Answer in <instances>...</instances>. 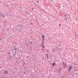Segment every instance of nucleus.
Segmentation results:
<instances>
[{
  "mask_svg": "<svg viewBox=\"0 0 78 78\" xmlns=\"http://www.w3.org/2000/svg\"><path fill=\"white\" fill-rule=\"evenodd\" d=\"M26 25H27V26H28V25L27 24H26Z\"/></svg>",
  "mask_w": 78,
  "mask_h": 78,
  "instance_id": "052dcab7",
  "label": "nucleus"
},
{
  "mask_svg": "<svg viewBox=\"0 0 78 78\" xmlns=\"http://www.w3.org/2000/svg\"><path fill=\"white\" fill-rule=\"evenodd\" d=\"M41 36H42V35H44V34H42V33H41Z\"/></svg>",
  "mask_w": 78,
  "mask_h": 78,
  "instance_id": "a878e982",
  "label": "nucleus"
},
{
  "mask_svg": "<svg viewBox=\"0 0 78 78\" xmlns=\"http://www.w3.org/2000/svg\"><path fill=\"white\" fill-rule=\"evenodd\" d=\"M30 69H28V70L27 71V72L28 74L29 73V72H30Z\"/></svg>",
  "mask_w": 78,
  "mask_h": 78,
  "instance_id": "2eb2a0df",
  "label": "nucleus"
},
{
  "mask_svg": "<svg viewBox=\"0 0 78 78\" xmlns=\"http://www.w3.org/2000/svg\"><path fill=\"white\" fill-rule=\"evenodd\" d=\"M9 50H11V49H9V50H8V51H9Z\"/></svg>",
  "mask_w": 78,
  "mask_h": 78,
  "instance_id": "8fccbe9b",
  "label": "nucleus"
},
{
  "mask_svg": "<svg viewBox=\"0 0 78 78\" xmlns=\"http://www.w3.org/2000/svg\"><path fill=\"white\" fill-rule=\"evenodd\" d=\"M45 55H46V56H47L46 58H47V59H48L49 58H48V57H49V56H48V54H45Z\"/></svg>",
  "mask_w": 78,
  "mask_h": 78,
  "instance_id": "39448f33",
  "label": "nucleus"
},
{
  "mask_svg": "<svg viewBox=\"0 0 78 78\" xmlns=\"http://www.w3.org/2000/svg\"><path fill=\"white\" fill-rule=\"evenodd\" d=\"M23 23L20 26V27H22L23 26Z\"/></svg>",
  "mask_w": 78,
  "mask_h": 78,
  "instance_id": "7c9ffc66",
  "label": "nucleus"
},
{
  "mask_svg": "<svg viewBox=\"0 0 78 78\" xmlns=\"http://www.w3.org/2000/svg\"><path fill=\"white\" fill-rule=\"evenodd\" d=\"M59 27H61V24H59Z\"/></svg>",
  "mask_w": 78,
  "mask_h": 78,
  "instance_id": "c756f323",
  "label": "nucleus"
},
{
  "mask_svg": "<svg viewBox=\"0 0 78 78\" xmlns=\"http://www.w3.org/2000/svg\"><path fill=\"white\" fill-rule=\"evenodd\" d=\"M0 73H1L0 72V76H2V74H0Z\"/></svg>",
  "mask_w": 78,
  "mask_h": 78,
  "instance_id": "cd10ccee",
  "label": "nucleus"
},
{
  "mask_svg": "<svg viewBox=\"0 0 78 78\" xmlns=\"http://www.w3.org/2000/svg\"><path fill=\"white\" fill-rule=\"evenodd\" d=\"M0 18H1V16H2V13H0Z\"/></svg>",
  "mask_w": 78,
  "mask_h": 78,
  "instance_id": "dca6fc26",
  "label": "nucleus"
},
{
  "mask_svg": "<svg viewBox=\"0 0 78 78\" xmlns=\"http://www.w3.org/2000/svg\"><path fill=\"white\" fill-rule=\"evenodd\" d=\"M30 31H32V29H31V30H30Z\"/></svg>",
  "mask_w": 78,
  "mask_h": 78,
  "instance_id": "09e8293b",
  "label": "nucleus"
},
{
  "mask_svg": "<svg viewBox=\"0 0 78 78\" xmlns=\"http://www.w3.org/2000/svg\"><path fill=\"white\" fill-rule=\"evenodd\" d=\"M8 58H9V59H11V57H8Z\"/></svg>",
  "mask_w": 78,
  "mask_h": 78,
  "instance_id": "393cba45",
  "label": "nucleus"
},
{
  "mask_svg": "<svg viewBox=\"0 0 78 78\" xmlns=\"http://www.w3.org/2000/svg\"><path fill=\"white\" fill-rule=\"evenodd\" d=\"M17 31H18V32H20V31H18V30H17Z\"/></svg>",
  "mask_w": 78,
  "mask_h": 78,
  "instance_id": "6e6d98bb",
  "label": "nucleus"
},
{
  "mask_svg": "<svg viewBox=\"0 0 78 78\" xmlns=\"http://www.w3.org/2000/svg\"><path fill=\"white\" fill-rule=\"evenodd\" d=\"M24 75H25V72H24Z\"/></svg>",
  "mask_w": 78,
  "mask_h": 78,
  "instance_id": "79ce46f5",
  "label": "nucleus"
},
{
  "mask_svg": "<svg viewBox=\"0 0 78 78\" xmlns=\"http://www.w3.org/2000/svg\"><path fill=\"white\" fill-rule=\"evenodd\" d=\"M0 78H3L2 77V76L0 77Z\"/></svg>",
  "mask_w": 78,
  "mask_h": 78,
  "instance_id": "3c124183",
  "label": "nucleus"
},
{
  "mask_svg": "<svg viewBox=\"0 0 78 78\" xmlns=\"http://www.w3.org/2000/svg\"><path fill=\"white\" fill-rule=\"evenodd\" d=\"M16 76H18V75H16Z\"/></svg>",
  "mask_w": 78,
  "mask_h": 78,
  "instance_id": "603ef678",
  "label": "nucleus"
},
{
  "mask_svg": "<svg viewBox=\"0 0 78 78\" xmlns=\"http://www.w3.org/2000/svg\"><path fill=\"white\" fill-rule=\"evenodd\" d=\"M54 46H52V47H53Z\"/></svg>",
  "mask_w": 78,
  "mask_h": 78,
  "instance_id": "13d9d810",
  "label": "nucleus"
},
{
  "mask_svg": "<svg viewBox=\"0 0 78 78\" xmlns=\"http://www.w3.org/2000/svg\"><path fill=\"white\" fill-rule=\"evenodd\" d=\"M9 56H11L9 55Z\"/></svg>",
  "mask_w": 78,
  "mask_h": 78,
  "instance_id": "4d7b16f0",
  "label": "nucleus"
},
{
  "mask_svg": "<svg viewBox=\"0 0 78 78\" xmlns=\"http://www.w3.org/2000/svg\"><path fill=\"white\" fill-rule=\"evenodd\" d=\"M53 51H54V49H53Z\"/></svg>",
  "mask_w": 78,
  "mask_h": 78,
  "instance_id": "c9c22d12",
  "label": "nucleus"
},
{
  "mask_svg": "<svg viewBox=\"0 0 78 78\" xmlns=\"http://www.w3.org/2000/svg\"><path fill=\"white\" fill-rule=\"evenodd\" d=\"M10 47L11 48H12V46H11Z\"/></svg>",
  "mask_w": 78,
  "mask_h": 78,
  "instance_id": "5fc2aeb1",
  "label": "nucleus"
},
{
  "mask_svg": "<svg viewBox=\"0 0 78 78\" xmlns=\"http://www.w3.org/2000/svg\"><path fill=\"white\" fill-rule=\"evenodd\" d=\"M42 37H41V39H42V44L41 45V47H42L43 48H45V46H44V44H45V42L44 41V40L45 39V36L44 35H42Z\"/></svg>",
  "mask_w": 78,
  "mask_h": 78,
  "instance_id": "f257e3e1",
  "label": "nucleus"
},
{
  "mask_svg": "<svg viewBox=\"0 0 78 78\" xmlns=\"http://www.w3.org/2000/svg\"><path fill=\"white\" fill-rule=\"evenodd\" d=\"M2 17H5V16H6V15H4V14H2Z\"/></svg>",
  "mask_w": 78,
  "mask_h": 78,
  "instance_id": "9b49d317",
  "label": "nucleus"
},
{
  "mask_svg": "<svg viewBox=\"0 0 78 78\" xmlns=\"http://www.w3.org/2000/svg\"><path fill=\"white\" fill-rule=\"evenodd\" d=\"M9 71L7 70H5L4 72V74L5 75H6V74H9Z\"/></svg>",
  "mask_w": 78,
  "mask_h": 78,
  "instance_id": "f03ea898",
  "label": "nucleus"
},
{
  "mask_svg": "<svg viewBox=\"0 0 78 78\" xmlns=\"http://www.w3.org/2000/svg\"><path fill=\"white\" fill-rule=\"evenodd\" d=\"M64 16H65V17L66 18V14L64 15Z\"/></svg>",
  "mask_w": 78,
  "mask_h": 78,
  "instance_id": "bb28decb",
  "label": "nucleus"
},
{
  "mask_svg": "<svg viewBox=\"0 0 78 78\" xmlns=\"http://www.w3.org/2000/svg\"><path fill=\"white\" fill-rule=\"evenodd\" d=\"M4 76H2V78H3Z\"/></svg>",
  "mask_w": 78,
  "mask_h": 78,
  "instance_id": "473e14b6",
  "label": "nucleus"
},
{
  "mask_svg": "<svg viewBox=\"0 0 78 78\" xmlns=\"http://www.w3.org/2000/svg\"><path fill=\"white\" fill-rule=\"evenodd\" d=\"M17 27H18V28H19V26H18H18H17Z\"/></svg>",
  "mask_w": 78,
  "mask_h": 78,
  "instance_id": "72a5a7b5",
  "label": "nucleus"
},
{
  "mask_svg": "<svg viewBox=\"0 0 78 78\" xmlns=\"http://www.w3.org/2000/svg\"><path fill=\"white\" fill-rule=\"evenodd\" d=\"M41 77H45V73H43L42 75V76H41Z\"/></svg>",
  "mask_w": 78,
  "mask_h": 78,
  "instance_id": "0eeeda50",
  "label": "nucleus"
},
{
  "mask_svg": "<svg viewBox=\"0 0 78 78\" xmlns=\"http://www.w3.org/2000/svg\"><path fill=\"white\" fill-rule=\"evenodd\" d=\"M20 52L21 53H22H22H23V50H20Z\"/></svg>",
  "mask_w": 78,
  "mask_h": 78,
  "instance_id": "ddd939ff",
  "label": "nucleus"
},
{
  "mask_svg": "<svg viewBox=\"0 0 78 78\" xmlns=\"http://www.w3.org/2000/svg\"><path fill=\"white\" fill-rule=\"evenodd\" d=\"M2 70H3V69H2L1 71L0 72V73H1V75H2V74H3V72H2Z\"/></svg>",
  "mask_w": 78,
  "mask_h": 78,
  "instance_id": "4468645a",
  "label": "nucleus"
},
{
  "mask_svg": "<svg viewBox=\"0 0 78 78\" xmlns=\"http://www.w3.org/2000/svg\"><path fill=\"white\" fill-rule=\"evenodd\" d=\"M58 72H59V70L58 71Z\"/></svg>",
  "mask_w": 78,
  "mask_h": 78,
  "instance_id": "e2e57ef3",
  "label": "nucleus"
},
{
  "mask_svg": "<svg viewBox=\"0 0 78 78\" xmlns=\"http://www.w3.org/2000/svg\"><path fill=\"white\" fill-rule=\"evenodd\" d=\"M55 22H56V20H55Z\"/></svg>",
  "mask_w": 78,
  "mask_h": 78,
  "instance_id": "338daca9",
  "label": "nucleus"
},
{
  "mask_svg": "<svg viewBox=\"0 0 78 78\" xmlns=\"http://www.w3.org/2000/svg\"><path fill=\"white\" fill-rule=\"evenodd\" d=\"M13 73H15V72H14V71H13Z\"/></svg>",
  "mask_w": 78,
  "mask_h": 78,
  "instance_id": "de8ad7c7",
  "label": "nucleus"
},
{
  "mask_svg": "<svg viewBox=\"0 0 78 78\" xmlns=\"http://www.w3.org/2000/svg\"><path fill=\"white\" fill-rule=\"evenodd\" d=\"M50 77H48V78H50Z\"/></svg>",
  "mask_w": 78,
  "mask_h": 78,
  "instance_id": "680f3d73",
  "label": "nucleus"
},
{
  "mask_svg": "<svg viewBox=\"0 0 78 78\" xmlns=\"http://www.w3.org/2000/svg\"><path fill=\"white\" fill-rule=\"evenodd\" d=\"M9 71H11V69H9Z\"/></svg>",
  "mask_w": 78,
  "mask_h": 78,
  "instance_id": "49530a36",
  "label": "nucleus"
},
{
  "mask_svg": "<svg viewBox=\"0 0 78 78\" xmlns=\"http://www.w3.org/2000/svg\"><path fill=\"white\" fill-rule=\"evenodd\" d=\"M30 44H33V43H32V41L29 42Z\"/></svg>",
  "mask_w": 78,
  "mask_h": 78,
  "instance_id": "6ab92c4d",
  "label": "nucleus"
},
{
  "mask_svg": "<svg viewBox=\"0 0 78 78\" xmlns=\"http://www.w3.org/2000/svg\"><path fill=\"white\" fill-rule=\"evenodd\" d=\"M26 58H27V59H28V58H29V56H27L26 57Z\"/></svg>",
  "mask_w": 78,
  "mask_h": 78,
  "instance_id": "4be33fe9",
  "label": "nucleus"
},
{
  "mask_svg": "<svg viewBox=\"0 0 78 78\" xmlns=\"http://www.w3.org/2000/svg\"><path fill=\"white\" fill-rule=\"evenodd\" d=\"M5 26H3L4 28H5Z\"/></svg>",
  "mask_w": 78,
  "mask_h": 78,
  "instance_id": "864d4df0",
  "label": "nucleus"
},
{
  "mask_svg": "<svg viewBox=\"0 0 78 78\" xmlns=\"http://www.w3.org/2000/svg\"><path fill=\"white\" fill-rule=\"evenodd\" d=\"M1 40H2V38H0V41H1Z\"/></svg>",
  "mask_w": 78,
  "mask_h": 78,
  "instance_id": "ea45409f",
  "label": "nucleus"
},
{
  "mask_svg": "<svg viewBox=\"0 0 78 78\" xmlns=\"http://www.w3.org/2000/svg\"><path fill=\"white\" fill-rule=\"evenodd\" d=\"M14 51H13V50L12 51V52L13 53Z\"/></svg>",
  "mask_w": 78,
  "mask_h": 78,
  "instance_id": "bf43d9fd",
  "label": "nucleus"
},
{
  "mask_svg": "<svg viewBox=\"0 0 78 78\" xmlns=\"http://www.w3.org/2000/svg\"><path fill=\"white\" fill-rule=\"evenodd\" d=\"M20 8H22V7H20Z\"/></svg>",
  "mask_w": 78,
  "mask_h": 78,
  "instance_id": "69168bd1",
  "label": "nucleus"
},
{
  "mask_svg": "<svg viewBox=\"0 0 78 78\" xmlns=\"http://www.w3.org/2000/svg\"><path fill=\"white\" fill-rule=\"evenodd\" d=\"M20 32H21L20 31Z\"/></svg>",
  "mask_w": 78,
  "mask_h": 78,
  "instance_id": "774afa93",
  "label": "nucleus"
},
{
  "mask_svg": "<svg viewBox=\"0 0 78 78\" xmlns=\"http://www.w3.org/2000/svg\"><path fill=\"white\" fill-rule=\"evenodd\" d=\"M15 54H16V53H17V51H15Z\"/></svg>",
  "mask_w": 78,
  "mask_h": 78,
  "instance_id": "c85d7f7f",
  "label": "nucleus"
},
{
  "mask_svg": "<svg viewBox=\"0 0 78 78\" xmlns=\"http://www.w3.org/2000/svg\"><path fill=\"white\" fill-rule=\"evenodd\" d=\"M18 58H20V59H21V58H20V56H18Z\"/></svg>",
  "mask_w": 78,
  "mask_h": 78,
  "instance_id": "5701e85b",
  "label": "nucleus"
},
{
  "mask_svg": "<svg viewBox=\"0 0 78 78\" xmlns=\"http://www.w3.org/2000/svg\"><path fill=\"white\" fill-rule=\"evenodd\" d=\"M6 12H5L4 13V14H6Z\"/></svg>",
  "mask_w": 78,
  "mask_h": 78,
  "instance_id": "a19ab883",
  "label": "nucleus"
},
{
  "mask_svg": "<svg viewBox=\"0 0 78 78\" xmlns=\"http://www.w3.org/2000/svg\"><path fill=\"white\" fill-rule=\"evenodd\" d=\"M32 10H33V11H34V8H32Z\"/></svg>",
  "mask_w": 78,
  "mask_h": 78,
  "instance_id": "f704fd0d",
  "label": "nucleus"
},
{
  "mask_svg": "<svg viewBox=\"0 0 78 78\" xmlns=\"http://www.w3.org/2000/svg\"><path fill=\"white\" fill-rule=\"evenodd\" d=\"M16 30H18V28H16Z\"/></svg>",
  "mask_w": 78,
  "mask_h": 78,
  "instance_id": "e433bc0d",
  "label": "nucleus"
},
{
  "mask_svg": "<svg viewBox=\"0 0 78 78\" xmlns=\"http://www.w3.org/2000/svg\"><path fill=\"white\" fill-rule=\"evenodd\" d=\"M17 52H18V53H19V52L20 51V50H19V48H17Z\"/></svg>",
  "mask_w": 78,
  "mask_h": 78,
  "instance_id": "9d476101",
  "label": "nucleus"
},
{
  "mask_svg": "<svg viewBox=\"0 0 78 78\" xmlns=\"http://www.w3.org/2000/svg\"><path fill=\"white\" fill-rule=\"evenodd\" d=\"M37 3H39V1H37Z\"/></svg>",
  "mask_w": 78,
  "mask_h": 78,
  "instance_id": "2f4dec72",
  "label": "nucleus"
},
{
  "mask_svg": "<svg viewBox=\"0 0 78 78\" xmlns=\"http://www.w3.org/2000/svg\"><path fill=\"white\" fill-rule=\"evenodd\" d=\"M14 57H15V58H17V55H16V54H14Z\"/></svg>",
  "mask_w": 78,
  "mask_h": 78,
  "instance_id": "20e7f679",
  "label": "nucleus"
},
{
  "mask_svg": "<svg viewBox=\"0 0 78 78\" xmlns=\"http://www.w3.org/2000/svg\"><path fill=\"white\" fill-rule=\"evenodd\" d=\"M56 66V63H53L52 64V66Z\"/></svg>",
  "mask_w": 78,
  "mask_h": 78,
  "instance_id": "1a4fd4ad",
  "label": "nucleus"
},
{
  "mask_svg": "<svg viewBox=\"0 0 78 78\" xmlns=\"http://www.w3.org/2000/svg\"><path fill=\"white\" fill-rule=\"evenodd\" d=\"M17 50V48H16V45H14V50Z\"/></svg>",
  "mask_w": 78,
  "mask_h": 78,
  "instance_id": "7ed1b4c3",
  "label": "nucleus"
},
{
  "mask_svg": "<svg viewBox=\"0 0 78 78\" xmlns=\"http://www.w3.org/2000/svg\"><path fill=\"white\" fill-rule=\"evenodd\" d=\"M63 66L64 67H66V65H65V64H64V63L63 62Z\"/></svg>",
  "mask_w": 78,
  "mask_h": 78,
  "instance_id": "f8f14e48",
  "label": "nucleus"
},
{
  "mask_svg": "<svg viewBox=\"0 0 78 78\" xmlns=\"http://www.w3.org/2000/svg\"><path fill=\"white\" fill-rule=\"evenodd\" d=\"M5 70V69H3L2 70Z\"/></svg>",
  "mask_w": 78,
  "mask_h": 78,
  "instance_id": "0e129e2a",
  "label": "nucleus"
},
{
  "mask_svg": "<svg viewBox=\"0 0 78 78\" xmlns=\"http://www.w3.org/2000/svg\"><path fill=\"white\" fill-rule=\"evenodd\" d=\"M23 64L24 66H25V62H23Z\"/></svg>",
  "mask_w": 78,
  "mask_h": 78,
  "instance_id": "f3484780",
  "label": "nucleus"
},
{
  "mask_svg": "<svg viewBox=\"0 0 78 78\" xmlns=\"http://www.w3.org/2000/svg\"><path fill=\"white\" fill-rule=\"evenodd\" d=\"M12 9H13L14 8V7H12Z\"/></svg>",
  "mask_w": 78,
  "mask_h": 78,
  "instance_id": "58836bf2",
  "label": "nucleus"
},
{
  "mask_svg": "<svg viewBox=\"0 0 78 78\" xmlns=\"http://www.w3.org/2000/svg\"><path fill=\"white\" fill-rule=\"evenodd\" d=\"M1 51L2 53H3V51H2V50H1Z\"/></svg>",
  "mask_w": 78,
  "mask_h": 78,
  "instance_id": "4c0bfd02",
  "label": "nucleus"
},
{
  "mask_svg": "<svg viewBox=\"0 0 78 78\" xmlns=\"http://www.w3.org/2000/svg\"><path fill=\"white\" fill-rule=\"evenodd\" d=\"M30 51H32V50H33V48H32V47L31 46H30Z\"/></svg>",
  "mask_w": 78,
  "mask_h": 78,
  "instance_id": "6e6552de",
  "label": "nucleus"
},
{
  "mask_svg": "<svg viewBox=\"0 0 78 78\" xmlns=\"http://www.w3.org/2000/svg\"><path fill=\"white\" fill-rule=\"evenodd\" d=\"M9 29V28H7V30H8Z\"/></svg>",
  "mask_w": 78,
  "mask_h": 78,
  "instance_id": "a18cd8bd",
  "label": "nucleus"
},
{
  "mask_svg": "<svg viewBox=\"0 0 78 78\" xmlns=\"http://www.w3.org/2000/svg\"><path fill=\"white\" fill-rule=\"evenodd\" d=\"M69 67H70V68L69 70V72H70V70H71V69H72V66H69Z\"/></svg>",
  "mask_w": 78,
  "mask_h": 78,
  "instance_id": "423d86ee",
  "label": "nucleus"
},
{
  "mask_svg": "<svg viewBox=\"0 0 78 78\" xmlns=\"http://www.w3.org/2000/svg\"><path fill=\"white\" fill-rule=\"evenodd\" d=\"M65 18H66V19H65V20H66V17Z\"/></svg>",
  "mask_w": 78,
  "mask_h": 78,
  "instance_id": "37998d69",
  "label": "nucleus"
},
{
  "mask_svg": "<svg viewBox=\"0 0 78 78\" xmlns=\"http://www.w3.org/2000/svg\"><path fill=\"white\" fill-rule=\"evenodd\" d=\"M10 52H9V51H8V55H9V54H10Z\"/></svg>",
  "mask_w": 78,
  "mask_h": 78,
  "instance_id": "aec40b11",
  "label": "nucleus"
},
{
  "mask_svg": "<svg viewBox=\"0 0 78 78\" xmlns=\"http://www.w3.org/2000/svg\"><path fill=\"white\" fill-rule=\"evenodd\" d=\"M62 68H59V70H60V71H59V72H61V69H62Z\"/></svg>",
  "mask_w": 78,
  "mask_h": 78,
  "instance_id": "a211bd4d",
  "label": "nucleus"
},
{
  "mask_svg": "<svg viewBox=\"0 0 78 78\" xmlns=\"http://www.w3.org/2000/svg\"><path fill=\"white\" fill-rule=\"evenodd\" d=\"M56 48H58V46H56Z\"/></svg>",
  "mask_w": 78,
  "mask_h": 78,
  "instance_id": "b1692460",
  "label": "nucleus"
},
{
  "mask_svg": "<svg viewBox=\"0 0 78 78\" xmlns=\"http://www.w3.org/2000/svg\"><path fill=\"white\" fill-rule=\"evenodd\" d=\"M39 45V44H38L37 45V48H38V47Z\"/></svg>",
  "mask_w": 78,
  "mask_h": 78,
  "instance_id": "412c9836",
  "label": "nucleus"
},
{
  "mask_svg": "<svg viewBox=\"0 0 78 78\" xmlns=\"http://www.w3.org/2000/svg\"><path fill=\"white\" fill-rule=\"evenodd\" d=\"M20 24H19L18 25V26H19V25H20Z\"/></svg>",
  "mask_w": 78,
  "mask_h": 78,
  "instance_id": "c03bdc74",
  "label": "nucleus"
}]
</instances>
